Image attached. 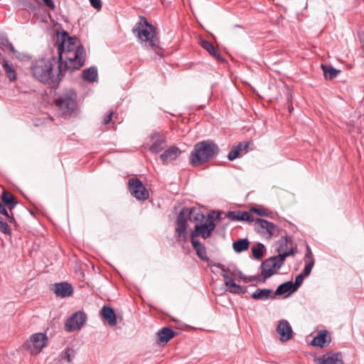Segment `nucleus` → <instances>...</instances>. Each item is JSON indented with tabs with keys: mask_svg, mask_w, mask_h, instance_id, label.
I'll use <instances>...</instances> for the list:
<instances>
[{
	"mask_svg": "<svg viewBox=\"0 0 364 364\" xmlns=\"http://www.w3.org/2000/svg\"><path fill=\"white\" fill-rule=\"evenodd\" d=\"M55 45L58 55V68L60 73L71 74L84 65L85 50L78 38L70 36L67 31L58 33Z\"/></svg>",
	"mask_w": 364,
	"mask_h": 364,
	"instance_id": "nucleus-1",
	"label": "nucleus"
},
{
	"mask_svg": "<svg viewBox=\"0 0 364 364\" xmlns=\"http://www.w3.org/2000/svg\"><path fill=\"white\" fill-rule=\"evenodd\" d=\"M55 65L58 66V59L55 57L42 58L33 63L30 70L36 80L56 90L60 82L68 72L60 73L58 68L57 71H54Z\"/></svg>",
	"mask_w": 364,
	"mask_h": 364,
	"instance_id": "nucleus-2",
	"label": "nucleus"
},
{
	"mask_svg": "<svg viewBox=\"0 0 364 364\" xmlns=\"http://www.w3.org/2000/svg\"><path fill=\"white\" fill-rule=\"evenodd\" d=\"M132 33L141 44L144 43L156 54L161 55L162 49L159 45L160 41L157 36L156 28L151 24L144 16H139V21L132 28Z\"/></svg>",
	"mask_w": 364,
	"mask_h": 364,
	"instance_id": "nucleus-3",
	"label": "nucleus"
},
{
	"mask_svg": "<svg viewBox=\"0 0 364 364\" xmlns=\"http://www.w3.org/2000/svg\"><path fill=\"white\" fill-rule=\"evenodd\" d=\"M220 152L219 146L210 139L196 143L190 154V163L199 166L215 158Z\"/></svg>",
	"mask_w": 364,
	"mask_h": 364,
	"instance_id": "nucleus-4",
	"label": "nucleus"
},
{
	"mask_svg": "<svg viewBox=\"0 0 364 364\" xmlns=\"http://www.w3.org/2000/svg\"><path fill=\"white\" fill-rule=\"evenodd\" d=\"M54 103L62 117H71L77 109V94L73 90L70 89L56 97Z\"/></svg>",
	"mask_w": 364,
	"mask_h": 364,
	"instance_id": "nucleus-5",
	"label": "nucleus"
},
{
	"mask_svg": "<svg viewBox=\"0 0 364 364\" xmlns=\"http://www.w3.org/2000/svg\"><path fill=\"white\" fill-rule=\"evenodd\" d=\"M289 256H294L292 250L284 254H278L264 259L261 264L262 283L275 274L284 264L286 258Z\"/></svg>",
	"mask_w": 364,
	"mask_h": 364,
	"instance_id": "nucleus-6",
	"label": "nucleus"
},
{
	"mask_svg": "<svg viewBox=\"0 0 364 364\" xmlns=\"http://www.w3.org/2000/svg\"><path fill=\"white\" fill-rule=\"evenodd\" d=\"M212 214L207 215V219L204 223H197L194 230L191 232V240H195L196 237H201L203 239L210 237L215 228V224Z\"/></svg>",
	"mask_w": 364,
	"mask_h": 364,
	"instance_id": "nucleus-7",
	"label": "nucleus"
},
{
	"mask_svg": "<svg viewBox=\"0 0 364 364\" xmlns=\"http://www.w3.org/2000/svg\"><path fill=\"white\" fill-rule=\"evenodd\" d=\"M48 337L46 333H36L31 335L29 339L25 343L24 347L31 354L36 355L47 346Z\"/></svg>",
	"mask_w": 364,
	"mask_h": 364,
	"instance_id": "nucleus-8",
	"label": "nucleus"
},
{
	"mask_svg": "<svg viewBox=\"0 0 364 364\" xmlns=\"http://www.w3.org/2000/svg\"><path fill=\"white\" fill-rule=\"evenodd\" d=\"M129 191L135 198L145 200L149 198V192L141 181L136 177L131 178L128 182Z\"/></svg>",
	"mask_w": 364,
	"mask_h": 364,
	"instance_id": "nucleus-9",
	"label": "nucleus"
},
{
	"mask_svg": "<svg viewBox=\"0 0 364 364\" xmlns=\"http://www.w3.org/2000/svg\"><path fill=\"white\" fill-rule=\"evenodd\" d=\"M87 320L85 312L79 311L74 313L66 321L65 330L68 332H73L80 329Z\"/></svg>",
	"mask_w": 364,
	"mask_h": 364,
	"instance_id": "nucleus-10",
	"label": "nucleus"
},
{
	"mask_svg": "<svg viewBox=\"0 0 364 364\" xmlns=\"http://www.w3.org/2000/svg\"><path fill=\"white\" fill-rule=\"evenodd\" d=\"M188 218L183 209L179 212L176 220V228L175 232L178 240H185L186 239V230L188 227L187 220Z\"/></svg>",
	"mask_w": 364,
	"mask_h": 364,
	"instance_id": "nucleus-11",
	"label": "nucleus"
},
{
	"mask_svg": "<svg viewBox=\"0 0 364 364\" xmlns=\"http://www.w3.org/2000/svg\"><path fill=\"white\" fill-rule=\"evenodd\" d=\"M314 361L316 364H344L341 352L329 351L320 357H316Z\"/></svg>",
	"mask_w": 364,
	"mask_h": 364,
	"instance_id": "nucleus-12",
	"label": "nucleus"
},
{
	"mask_svg": "<svg viewBox=\"0 0 364 364\" xmlns=\"http://www.w3.org/2000/svg\"><path fill=\"white\" fill-rule=\"evenodd\" d=\"M276 250L278 254H284L292 250L294 255H295L297 252L296 247L293 246L292 237L289 235L282 236L277 241V247Z\"/></svg>",
	"mask_w": 364,
	"mask_h": 364,
	"instance_id": "nucleus-13",
	"label": "nucleus"
},
{
	"mask_svg": "<svg viewBox=\"0 0 364 364\" xmlns=\"http://www.w3.org/2000/svg\"><path fill=\"white\" fill-rule=\"evenodd\" d=\"M277 332L280 336V341L286 342L292 338L293 331L289 323L287 320H281L277 327Z\"/></svg>",
	"mask_w": 364,
	"mask_h": 364,
	"instance_id": "nucleus-14",
	"label": "nucleus"
},
{
	"mask_svg": "<svg viewBox=\"0 0 364 364\" xmlns=\"http://www.w3.org/2000/svg\"><path fill=\"white\" fill-rule=\"evenodd\" d=\"M331 341V336L327 330H321L314 337L310 344L313 346L323 348Z\"/></svg>",
	"mask_w": 364,
	"mask_h": 364,
	"instance_id": "nucleus-15",
	"label": "nucleus"
},
{
	"mask_svg": "<svg viewBox=\"0 0 364 364\" xmlns=\"http://www.w3.org/2000/svg\"><path fill=\"white\" fill-rule=\"evenodd\" d=\"M176 335V332L173 331L169 327H164L156 333L157 341L156 343L159 346H164L166 345L172 338Z\"/></svg>",
	"mask_w": 364,
	"mask_h": 364,
	"instance_id": "nucleus-16",
	"label": "nucleus"
},
{
	"mask_svg": "<svg viewBox=\"0 0 364 364\" xmlns=\"http://www.w3.org/2000/svg\"><path fill=\"white\" fill-rule=\"evenodd\" d=\"M192 246L195 250L197 256L203 261L208 263V267H212L213 262L207 256L206 249L205 246L199 241L196 240H191Z\"/></svg>",
	"mask_w": 364,
	"mask_h": 364,
	"instance_id": "nucleus-17",
	"label": "nucleus"
},
{
	"mask_svg": "<svg viewBox=\"0 0 364 364\" xmlns=\"http://www.w3.org/2000/svg\"><path fill=\"white\" fill-rule=\"evenodd\" d=\"M152 140H154V143L149 147V151L153 154H157L162 151L166 145V141L165 138L160 135L159 133H154L151 135Z\"/></svg>",
	"mask_w": 364,
	"mask_h": 364,
	"instance_id": "nucleus-18",
	"label": "nucleus"
},
{
	"mask_svg": "<svg viewBox=\"0 0 364 364\" xmlns=\"http://www.w3.org/2000/svg\"><path fill=\"white\" fill-rule=\"evenodd\" d=\"M53 290L57 296L63 298L70 296L73 293V289L71 284L67 282L55 284Z\"/></svg>",
	"mask_w": 364,
	"mask_h": 364,
	"instance_id": "nucleus-19",
	"label": "nucleus"
},
{
	"mask_svg": "<svg viewBox=\"0 0 364 364\" xmlns=\"http://www.w3.org/2000/svg\"><path fill=\"white\" fill-rule=\"evenodd\" d=\"M227 217L232 220L253 222L254 217L247 211H228Z\"/></svg>",
	"mask_w": 364,
	"mask_h": 364,
	"instance_id": "nucleus-20",
	"label": "nucleus"
},
{
	"mask_svg": "<svg viewBox=\"0 0 364 364\" xmlns=\"http://www.w3.org/2000/svg\"><path fill=\"white\" fill-rule=\"evenodd\" d=\"M201 47L205 49L212 57H213L218 62H224L225 59L219 53V51L215 48L212 43L206 40H202L200 41Z\"/></svg>",
	"mask_w": 364,
	"mask_h": 364,
	"instance_id": "nucleus-21",
	"label": "nucleus"
},
{
	"mask_svg": "<svg viewBox=\"0 0 364 364\" xmlns=\"http://www.w3.org/2000/svg\"><path fill=\"white\" fill-rule=\"evenodd\" d=\"M185 210V213L191 220L203 223L204 219L205 218V215L198 209L196 208H182Z\"/></svg>",
	"mask_w": 364,
	"mask_h": 364,
	"instance_id": "nucleus-22",
	"label": "nucleus"
},
{
	"mask_svg": "<svg viewBox=\"0 0 364 364\" xmlns=\"http://www.w3.org/2000/svg\"><path fill=\"white\" fill-rule=\"evenodd\" d=\"M251 296L255 300L274 299L273 291L270 289H257L252 294Z\"/></svg>",
	"mask_w": 364,
	"mask_h": 364,
	"instance_id": "nucleus-23",
	"label": "nucleus"
},
{
	"mask_svg": "<svg viewBox=\"0 0 364 364\" xmlns=\"http://www.w3.org/2000/svg\"><path fill=\"white\" fill-rule=\"evenodd\" d=\"M180 149L176 146H171L161 154L160 158L163 164L175 160L180 154Z\"/></svg>",
	"mask_w": 364,
	"mask_h": 364,
	"instance_id": "nucleus-24",
	"label": "nucleus"
},
{
	"mask_svg": "<svg viewBox=\"0 0 364 364\" xmlns=\"http://www.w3.org/2000/svg\"><path fill=\"white\" fill-rule=\"evenodd\" d=\"M102 317L107 321L109 326L117 323V316L114 309L109 306H104L101 309Z\"/></svg>",
	"mask_w": 364,
	"mask_h": 364,
	"instance_id": "nucleus-25",
	"label": "nucleus"
},
{
	"mask_svg": "<svg viewBox=\"0 0 364 364\" xmlns=\"http://www.w3.org/2000/svg\"><path fill=\"white\" fill-rule=\"evenodd\" d=\"M82 77L84 81L87 82H95L97 80V69L95 66L85 69L82 73Z\"/></svg>",
	"mask_w": 364,
	"mask_h": 364,
	"instance_id": "nucleus-26",
	"label": "nucleus"
},
{
	"mask_svg": "<svg viewBox=\"0 0 364 364\" xmlns=\"http://www.w3.org/2000/svg\"><path fill=\"white\" fill-rule=\"evenodd\" d=\"M226 287H229V291L235 294H245L246 292L245 287L237 284L232 278L228 279V281L225 282Z\"/></svg>",
	"mask_w": 364,
	"mask_h": 364,
	"instance_id": "nucleus-27",
	"label": "nucleus"
},
{
	"mask_svg": "<svg viewBox=\"0 0 364 364\" xmlns=\"http://www.w3.org/2000/svg\"><path fill=\"white\" fill-rule=\"evenodd\" d=\"M321 67L323 71L324 78L327 80H331L336 78L338 74L341 73L340 70H337L330 65L322 64Z\"/></svg>",
	"mask_w": 364,
	"mask_h": 364,
	"instance_id": "nucleus-28",
	"label": "nucleus"
},
{
	"mask_svg": "<svg viewBox=\"0 0 364 364\" xmlns=\"http://www.w3.org/2000/svg\"><path fill=\"white\" fill-rule=\"evenodd\" d=\"M292 287L293 283L290 281L282 283L278 286L274 293L273 292V294L274 295L275 297L276 296H281L287 292L293 293L295 291H293L294 289Z\"/></svg>",
	"mask_w": 364,
	"mask_h": 364,
	"instance_id": "nucleus-29",
	"label": "nucleus"
},
{
	"mask_svg": "<svg viewBox=\"0 0 364 364\" xmlns=\"http://www.w3.org/2000/svg\"><path fill=\"white\" fill-rule=\"evenodd\" d=\"M250 242L247 238H242L235 241L232 244L235 252L240 253L249 248Z\"/></svg>",
	"mask_w": 364,
	"mask_h": 364,
	"instance_id": "nucleus-30",
	"label": "nucleus"
},
{
	"mask_svg": "<svg viewBox=\"0 0 364 364\" xmlns=\"http://www.w3.org/2000/svg\"><path fill=\"white\" fill-rule=\"evenodd\" d=\"M255 230L262 234H266V229L269 221L267 220L257 218L255 220Z\"/></svg>",
	"mask_w": 364,
	"mask_h": 364,
	"instance_id": "nucleus-31",
	"label": "nucleus"
},
{
	"mask_svg": "<svg viewBox=\"0 0 364 364\" xmlns=\"http://www.w3.org/2000/svg\"><path fill=\"white\" fill-rule=\"evenodd\" d=\"M264 250L265 247L261 242H258L256 245L252 247V252L256 259H260L263 257Z\"/></svg>",
	"mask_w": 364,
	"mask_h": 364,
	"instance_id": "nucleus-32",
	"label": "nucleus"
},
{
	"mask_svg": "<svg viewBox=\"0 0 364 364\" xmlns=\"http://www.w3.org/2000/svg\"><path fill=\"white\" fill-rule=\"evenodd\" d=\"M2 66L6 73L8 78L10 81H14L16 80V73L14 69L8 63L7 61L3 60Z\"/></svg>",
	"mask_w": 364,
	"mask_h": 364,
	"instance_id": "nucleus-33",
	"label": "nucleus"
},
{
	"mask_svg": "<svg viewBox=\"0 0 364 364\" xmlns=\"http://www.w3.org/2000/svg\"><path fill=\"white\" fill-rule=\"evenodd\" d=\"M0 46L8 48L14 54L16 53L12 43H10L8 38L3 34H0Z\"/></svg>",
	"mask_w": 364,
	"mask_h": 364,
	"instance_id": "nucleus-34",
	"label": "nucleus"
},
{
	"mask_svg": "<svg viewBox=\"0 0 364 364\" xmlns=\"http://www.w3.org/2000/svg\"><path fill=\"white\" fill-rule=\"evenodd\" d=\"M1 198L4 205H7L10 203H12L14 201L16 200L15 196L8 191H4L1 193Z\"/></svg>",
	"mask_w": 364,
	"mask_h": 364,
	"instance_id": "nucleus-35",
	"label": "nucleus"
},
{
	"mask_svg": "<svg viewBox=\"0 0 364 364\" xmlns=\"http://www.w3.org/2000/svg\"><path fill=\"white\" fill-rule=\"evenodd\" d=\"M0 214L4 215L9 223L14 224L16 223V220L13 213H9L8 210L6 209L5 206L0 202Z\"/></svg>",
	"mask_w": 364,
	"mask_h": 364,
	"instance_id": "nucleus-36",
	"label": "nucleus"
},
{
	"mask_svg": "<svg viewBox=\"0 0 364 364\" xmlns=\"http://www.w3.org/2000/svg\"><path fill=\"white\" fill-rule=\"evenodd\" d=\"M266 233L269 235V237L278 236L279 234V228L272 222L269 221L267 228L266 229Z\"/></svg>",
	"mask_w": 364,
	"mask_h": 364,
	"instance_id": "nucleus-37",
	"label": "nucleus"
},
{
	"mask_svg": "<svg viewBox=\"0 0 364 364\" xmlns=\"http://www.w3.org/2000/svg\"><path fill=\"white\" fill-rule=\"evenodd\" d=\"M75 356V351L73 348H66L62 353V359L66 360L68 363H71L72 359Z\"/></svg>",
	"mask_w": 364,
	"mask_h": 364,
	"instance_id": "nucleus-38",
	"label": "nucleus"
},
{
	"mask_svg": "<svg viewBox=\"0 0 364 364\" xmlns=\"http://www.w3.org/2000/svg\"><path fill=\"white\" fill-rule=\"evenodd\" d=\"M314 265V259L313 257H310V259L308 260V262L306 263L304 268L303 269L302 272L301 273L303 274V275L308 277L311 272V269Z\"/></svg>",
	"mask_w": 364,
	"mask_h": 364,
	"instance_id": "nucleus-39",
	"label": "nucleus"
},
{
	"mask_svg": "<svg viewBox=\"0 0 364 364\" xmlns=\"http://www.w3.org/2000/svg\"><path fill=\"white\" fill-rule=\"evenodd\" d=\"M0 231L7 235H11V230L9 228L8 223L4 221V220L0 217Z\"/></svg>",
	"mask_w": 364,
	"mask_h": 364,
	"instance_id": "nucleus-40",
	"label": "nucleus"
},
{
	"mask_svg": "<svg viewBox=\"0 0 364 364\" xmlns=\"http://www.w3.org/2000/svg\"><path fill=\"white\" fill-rule=\"evenodd\" d=\"M304 277H306V276L303 275L302 273H300L299 275L296 277L294 283H293V291H296L298 289V288L303 283Z\"/></svg>",
	"mask_w": 364,
	"mask_h": 364,
	"instance_id": "nucleus-41",
	"label": "nucleus"
},
{
	"mask_svg": "<svg viewBox=\"0 0 364 364\" xmlns=\"http://www.w3.org/2000/svg\"><path fill=\"white\" fill-rule=\"evenodd\" d=\"M213 266L217 267L222 270L221 276L224 278V279L225 281H228V279L231 278L228 275V272H229V269L228 268H226L223 264H222L220 263H218V264L213 263L212 267Z\"/></svg>",
	"mask_w": 364,
	"mask_h": 364,
	"instance_id": "nucleus-42",
	"label": "nucleus"
},
{
	"mask_svg": "<svg viewBox=\"0 0 364 364\" xmlns=\"http://www.w3.org/2000/svg\"><path fill=\"white\" fill-rule=\"evenodd\" d=\"M242 155V154L236 149L235 146H233L228 155V159L229 161H233L235 159L240 157Z\"/></svg>",
	"mask_w": 364,
	"mask_h": 364,
	"instance_id": "nucleus-43",
	"label": "nucleus"
},
{
	"mask_svg": "<svg viewBox=\"0 0 364 364\" xmlns=\"http://www.w3.org/2000/svg\"><path fill=\"white\" fill-rule=\"evenodd\" d=\"M242 279L243 281L245 282V283H247V282H255V281H257L259 282H262V274H259V275H255V276H250V277H242Z\"/></svg>",
	"mask_w": 364,
	"mask_h": 364,
	"instance_id": "nucleus-44",
	"label": "nucleus"
},
{
	"mask_svg": "<svg viewBox=\"0 0 364 364\" xmlns=\"http://www.w3.org/2000/svg\"><path fill=\"white\" fill-rule=\"evenodd\" d=\"M250 143L248 141H242L240 142L237 146H234L240 153L245 151L247 152V149L248 148Z\"/></svg>",
	"mask_w": 364,
	"mask_h": 364,
	"instance_id": "nucleus-45",
	"label": "nucleus"
},
{
	"mask_svg": "<svg viewBox=\"0 0 364 364\" xmlns=\"http://www.w3.org/2000/svg\"><path fill=\"white\" fill-rule=\"evenodd\" d=\"M252 212L260 216H268V212L264 208H253L251 209Z\"/></svg>",
	"mask_w": 364,
	"mask_h": 364,
	"instance_id": "nucleus-46",
	"label": "nucleus"
},
{
	"mask_svg": "<svg viewBox=\"0 0 364 364\" xmlns=\"http://www.w3.org/2000/svg\"><path fill=\"white\" fill-rule=\"evenodd\" d=\"M90 2L91 6L97 11H100L102 9L101 0H90Z\"/></svg>",
	"mask_w": 364,
	"mask_h": 364,
	"instance_id": "nucleus-47",
	"label": "nucleus"
},
{
	"mask_svg": "<svg viewBox=\"0 0 364 364\" xmlns=\"http://www.w3.org/2000/svg\"><path fill=\"white\" fill-rule=\"evenodd\" d=\"M113 114V111L110 110L109 113L106 116H105V118L103 119V123L105 124H108L112 121Z\"/></svg>",
	"mask_w": 364,
	"mask_h": 364,
	"instance_id": "nucleus-48",
	"label": "nucleus"
},
{
	"mask_svg": "<svg viewBox=\"0 0 364 364\" xmlns=\"http://www.w3.org/2000/svg\"><path fill=\"white\" fill-rule=\"evenodd\" d=\"M43 4L50 8L51 10H54L55 8V4L53 0H42Z\"/></svg>",
	"mask_w": 364,
	"mask_h": 364,
	"instance_id": "nucleus-49",
	"label": "nucleus"
},
{
	"mask_svg": "<svg viewBox=\"0 0 364 364\" xmlns=\"http://www.w3.org/2000/svg\"><path fill=\"white\" fill-rule=\"evenodd\" d=\"M17 204H18V201L16 200L14 201L12 203H10V204L6 205L10 211L9 213H13L12 210L14 209V208L16 207V205Z\"/></svg>",
	"mask_w": 364,
	"mask_h": 364,
	"instance_id": "nucleus-50",
	"label": "nucleus"
},
{
	"mask_svg": "<svg viewBox=\"0 0 364 364\" xmlns=\"http://www.w3.org/2000/svg\"><path fill=\"white\" fill-rule=\"evenodd\" d=\"M307 250H308V251H307V252H306V257H307V258L309 259L308 260H309V259H310V257H313V256H312V253H311V250L309 249V247H307Z\"/></svg>",
	"mask_w": 364,
	"mask_h": 364,
	"instance_id": "nucleus-51",
	"label": "nucleus"
},
{
	"mask_svg": "<svg viewBox=\"0 0 364 364\" xmlns=\"http://www.w3.org/2000/svg\"><path fill=\"white\" fill-rule=\"evenodd\" d=\"M220 212L218 213L216 217L215 218V220H220Z\"/></svg>",
	"mask_w": 364,
	"mask_h": 364,
	"instance_id": "nucleus-52",
	"label": "nucleus"
},
{
	"mask_svg": "<svg viewBox=\"0 0 364 364\" xmlns=\"http://www.w3.org/2000/svg\"><path fill=\"white\" fill-rule=\"evenodd\" d=\"M363 55L364 56V46H363Z\"/></svg>",
	"mask_w": 364,
	"mask_h": 364,
	"instance_id": "nucleus-53",
	"label": "nucleus"
}]
</instances>
